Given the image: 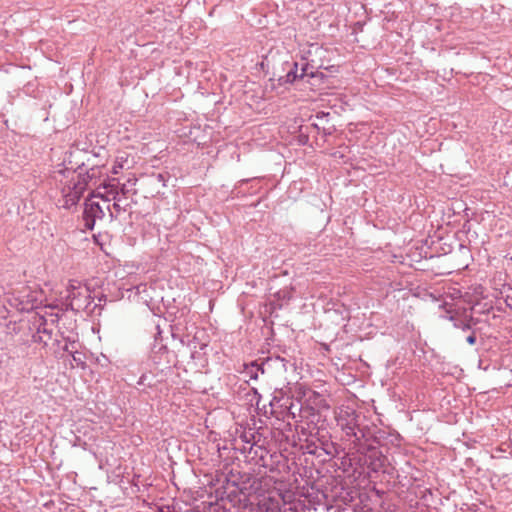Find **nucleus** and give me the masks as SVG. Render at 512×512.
<instances>
[{
  "mask_svg": "<svg viewBox=\"0 0 512 512\" xmlns=\"http://www.w3.org/2000/svg\"><path fill=\"white\" fill-rule=\"evenodd\" d=\"M310 75L311 77H315V74L311 72L308 74L307 65L302 67L301 73L298 74V64L295 62L292 64L291 69L287 72L284 77V83H293L297 78H303L304 76Z\"/></svg>",
  "mask_w": 512,
  "mask_h": 512,
  "instance_id": "nucleus-7",
  "label": "nucleus"
},
{
  "mask_svg": "<svg viewBox=\"0 0 512 512\" xmlns=\"http://www.w3.org/2000/svg\"><path fill=\"white\" fill-rule=\"evenodd\" d=\"M156 177H157V180L159 182H163L164 183V181H165V175L164 174L159 173Z\"/></svg>",
  "mask_w": 512,
  "mask_h": 512,
  "instance_id": "nucleus-17",
  "label": "nucleus"
},
{
  "mask_svg": "<svg viewBox=\"0 0 512 512\" xmlns=\"http://www.w3.org/2000/svg\"><path fill=\"white\" fill-rule=\"evenodd\" d=\"M33 340L34 342L43 343L44 345H47L49 339L46 338L44 335L38 334V332H36V334L33 335Z\"/></svg>",
  "mask_w": 512,
  "mask_h": 512,
  "instance_id": "nucleus-14",
  "label": "nucleus"
},
{
  "mask_svg": "<svg viewBox=\"0 0 512 512\" xmlns=\"http://www.w3.org/2000/svg\"><path fill=\"white\" fill-rule=\"evenodd\" d=\"M287 409V416L294 420L295 422H298L297 417H303L302 413H305L310 410H314L313 408L306 407V408H297L292 402L289 403V405H285Z\"/></svg>",
  "mask_w": 512,
  "mask_h": 512,
  "instance_id": "nucleus-9",
  "label": "nucleus"
},
{
  "mask_svg": "<svg viewBox=\"0 0 512 512\" xmlns=\"http://www.w3.org/2000/svg\"><path fill=\"white\" fill-rule=\"evenodd\" d=\"M268 451L265 447L251 444L248 449V455L251 460L255 461L256 464L261 466H266L265 457L267 456Z\"/></svg>",
  "mask_w": 512,
  "mask_h": 512,
  "instance_id": "nucleus-6",
  "label": "nucleus"
},
{
  "mask_svg": "<svg viewBox=\"0 0 512 512\" xmlns=\"http://www.w3.org/2000/svg\"><path fill=\"white\" fill-rule=\"evenodd\" d=\"M67 309L72 311L85 310L91 304L90 290L76 281H71L67 288Z\"/></svg>",
  "mask_w": 512,
  "mask_h": 512,
  "instance_id": "nucleus-2",
  "label": "nucleus"
},
{
  "mask_svg": "<svg viewBox=\"0 0 512 512\" xmlns=\"http://www.w3.org/2000/svg\"><path fill=\"white\" fill-rule=\"evenodd\" d=\"M336 420L345 436L352 439L355 445H360L362 441L371 439L372 431L368 424L369 421L363 413L346 407L340 410Z\"/></svg>",
  "mask_w": 512,
  "mask_h": 512,
  "instance_id": "nucleus-1",
  "label": "nucleus"
},
{
  "mask_svg": "<svg viewBox=\"0 0 512 512\" xmlns=\"http://www.w3.org/2000/svg\"><path fill=\"white\" fill-rule=\"evenodd\" d=\"M466 341L469 345H474L476 343V333L474 330H470L469 335L466 337Z\"/></svg>",
  "mask_w": 512,
  "mask_h": 512,
  "instance_id": "nucleus-15",
  "label": "nucleus"
},
{
  "mask_svg": "<svg viewBox=\"0 0 512 512\" xmlns=\"http://www.w3.org/2000/svg\"><path fill=\"white\" fill-rule=\"evenodd\" d=\"M63 197H64V204L63 207L70 208L78 203L80 200L79 196L76 195L72 190H70V187H68V191L66 192L63 189Z\"/></svg>",
  "mask_w": 512,
  "mask_h": 512,
  "instance_id": "nucleus-11",
  "label": "nucleus"
},
{
  "mask_svg": "<svg viewBox=\"0 0 512 512\" xmlns=\"http://www.w3.org/2000/svg\"><path fill=\"white\" fill-rule=\"evenodd\" d=\"M83 217L86 228L92 230L95 225L96 218H102L104 212L98 202L92 201L91 198L85 200Z\"/></svg>",
  "mask_w": 512,
  "mask_h": 512,
  "instance_id": "nucleus-4",
  "label": "nucleus"
},
{
  "mask_svg": "<svg viewBox=\"0 0 512 512\" xmlns=\"http://www.w3.org/2000/svg\"><path fill=\"white\" fill-rule=\"evenodd\" d=\"M146 379H147V376H146L145 374H143V375L140 377L139 381H138V385H144V384H145V382H146Z\"/></svg>",
  "mask_w": 512,
  "mask_h": 512,
  "instance_id": "nucleus-16",
  "label": "nucleus"
},
{
  "mask_svg": "<svg viewBox=\"0 0 512 512\" xmlns=\"http://www.w3.org/2000/svg\"><path fill=\"white\" fill-rule=\"evenodd\" d=\"M9 303L20 312H29L38 307L39 300L36 292L29 287H22L12 294Z\"/></svg>",
  "mask_w": 512,
  "mask_h": 512,
  "instance_id": "nucleus-3",
  "label": "nucleus"
},
{
  "mask_svg": "<svg viewBox=\"0 0 512 512\" xmlns=\"http://www.w3.org/2000/svg\"><path fill=\"white\" fill-rule=\"evenodd\" d=\"M38 334L44 335L49 340L52 338V330L47 328L46 320L41 318V322L37 328Z\"/></svg>",
  "mask_w": 512,
  "mask_h": 512,
  "instance_id": "nucleus-12",
  "label": "nucleus"
},
{
  "mask_svg": "<svg viewBox=\"0 0 512 512\" xmlns=\"http://www.w3.org/2000/svg\"><path fill=\"white\" fill-rule=\"evenodd\" d=\"M113 209L117 212H120L121 211V206L117 203V202H114L113 203Z\"/></svg>",
  "mask_w": 512,
  "mask_h": 512,
  "instance_id": "nucleus-18",
  "label": "nucleus"
},
{
  "mask_svg": "<svg viewBox=\"0 0 512 512\" xmlns=\"http://www.w3.org/2000/svg\"><path fill=\"white\" fill-rule=\"evenodd\" d=\"M72 357H73L74 361H77V362L80 361V358L77 357V352L72 353Z\"/></svg>",
  "mask_w": 512,
  "mask_h": 512,
  "instance_id": "nucleus-19",
  "label": "nucleus"
},
{
  "mask_svg": "<svg viewBox=\"0 0 512 512\" xmlns=\"http://www.w3.org/2000/svg\"><path fill=\"white\" fill-rule=\"evenodd\" d=\"M277 400H278L277 396H274V397H273V400H272V402H271V404H272L274 401H277Z\"/></svg>",
  "mask_w": 512,
  "mask_h": 512,
  "instance_id": "nucleus-21",
  "label": "nucleus"
},
{
  "mask_svg": "<svg viewBox=\"0 0 512 512\" xmlns=\"http://www.w3.org/2000/svg\"><path fill=\"white\" fill-rule=\"evenodd\" d=\"M308 452L311 453V454H315L316 453L314 450H309Z\"/></svg>",
  "mask_w": 512,
  "mask_h": 512,
  "instance_id": "nucleus-22",
  "label": "nucleus"
},
{
  "mask_svg": "<svg viewBox=\"0 0 512 512\" xmlns=\"http://www.w3.org/2000/svg\"><path fill=\"white\" fill-rule=\"evenodd\" d=\"M63 350H64V351H66V352H69V353H71V354L73 353V352L69 349L68 344H66V345L64 346Z\"/></svg>",
  "mask_w": 512,
  "mask_h": 512,
  "instance_id": "nucleus-20",
  "label": "nucleus"
},
{
  "mask_svg": "<svg viewBox=\"0 0 512 512\" xmlns=\"http://www.w3.org/2000/svg\"><path fill=\"white\" fill-rule=\"evenodd\" d=\"M264 363L258 364L257 361H253L245 365L244 373L247 377L252 380H257L259 372L264 373Z\"/></svg>",
  "mask_w": 512,
  "mask_h": 512,
  "instance_id": "nucleus-8",
  "label": "nucleus"
},
{
  "mask_svg": "<svg viewBox=\"0 0 512 512\" xmlns=\"http://www.w3.org/2000/svg\"><path fill=\"white\" fill-rule=\"evenodd\" d=\"M77 178V181L73 183V186L70 187V190H72L76 195L79 196V198H81L88 184V176L78 175Z\"/></svg>",
  "mask_w": 512,
  "mask_h": 512,
  "instance_id": "nucleus-10",
  "label": "nucleus"
},
{
  "mask_svg": "<svg viewBox=\"0 0 512 512\" xmlns=\"http://www.w3.org/2000/svg\"><path fill=\"white\" fill-rule=\"evenodd\" d=\"M197 332H195L193 339H190V333H184L183 329L181 327V323L178 322L172 326V336L173 338H179L182 345H187L189 347H192L193 349L197 348V345L195 344V340L197 339Z\"/></svg>",
  "mask_w": 512,
  "mask_h": 512,
  "instance_id": "nucleus-5",
  "label": "nucleus"
},
{
  "mask_svg": "<svg viewBox=\"0 0 512 512\" xmlns=\"http://www.w3.org/2000/svg\"><path fill=\"white\" fill-rule=\"evenodd\" d=\"M452 320L454 321V326L456 328H459L461 329L462 331H470L471 330V325H470V321L467 320V319H453Z\"/></svg>",
  "mask_w": 512,
  "mask_h": 512,
  "instance_id": "nucleus-13",
  "label": "nucleus"
}]
</instances>
